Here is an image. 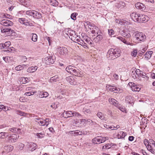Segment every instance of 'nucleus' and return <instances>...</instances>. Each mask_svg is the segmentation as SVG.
Segmentation results:
<instances>
[{
    "mask_svg": "<svg viewBox=\"0 0 155 155\" xmlns=\"http://www.w3.org/2000/svg\"><path fill=\"white\" fill-rule=\"evenodd\" d=\"M153 53L152 51H150L147 52L144 55L145 58H146L147 59L150 58Z\"/></svg>",
    "mask_w": 155,
    "mask_h": 155,
    "instance_id": "31",
    "label": "nucleus"
},
{
    "mask_svg": "<svg viewBox=\"0 0 155 155\" xmlns=\"http://www.w3.org/2000/svg\"><path fill=\"white\" fill-rule=\"evenodd\" d=\"M4 149L7 152H10L13 149V147L12 145L6 146Z\"/></svg>",
    "mask_w": 155,
    "mask_h": 155,
    "instance_id": "34",
    "label": "nucleus"
},
{
    "mask_svg": "<svg viewBox=\"0 0 155 155\" xmlns=\"http://www.w3.org/2000/svg\"><path fill=\"white\" fill-rule=\"evenodd\" d=\"M38 69V67L37 66H31L29 67L27 70V71L29 73H33L35 71Z\"/></svg>",
    "mask_w": 155,
    "mask_h": 155,
    "instance_id": "21",
    "label": "nucleus"
},
{
    "mask_svg": "<svg viewBox=\"0 0 155 155\" xmlns=\"http://www.w3.org/2000/svg\"><path fill=\"white\" fill-rule=\"evenodd\" d=\"M113 105L118 108L120 107V104H119L118 103V102L116 100V101L114 102V103L113 104Z\"/></svg>",
    "mask_w": 155,
    "mask_h": 155,
    "instance_id": "60",
    "label": "nucleus"
},
{
    "mask_svg": "<svg viewBox=\"0 0 155 155\" xmlns=\"http://www.w3.org/2000/svg\"><path fill=\"white\" fill-rule=\"evenodd\" d=\"M36 93L37 91H36L27 92L25 93L24 95L27 96H30L33 95Z\"/></svg>",
    "mask_w": 155,
    "mask_h": 155,
    "instance_id": "42",
    "label": "nucleus"
},
{
    "mask_svg": "<svg viewBox=\"0 0 155 155\" xmlns=\"http://www.w3.org/2000/svg\"><path fill=\"white\" fill-rule=\"evenodd\" d=\"M63 114L64 116L65 115H66L67 117H70L74 116L73 112H72L71 111H64Z\"/></svg>",
    "mask_w": 155,
    "mask_h": 155,
    "instance_id": "25",
    "label": "nucleus"
},
{
    "mask_svg": "<svg viewBox=\"0 0 155 155\" xmlns=\"http://www.w3.org/2000/svg\"><path fill=\"white\" fill-rule=\"evenodd\" d=\"M99 29L97 27H95L94 30H92L91 32L93 34H98Z\"/></svg>",
    "mask_w": 155,
    "mask_h": 155,
    "instance_id": "48",
    "label": "nucleus"
},
{
    "mask_svg": "<svg viewBox=\"0 0 155 155\" xmlns=\"http://www.w3.org/2000/svg\"><path fill=\"white\" fill-rule=\"evenodd\" d=\"M49 95V94L46 91H40L39 94V97L41 98H46Z\"/></svg>",
    "mask_w": 155,
    "mask_h": 155,
    "instance_id": "19",
    "label": "nucleus"
},
{
    "mask_svg": "<svg viewBox=\"0 0 155 155\" xmlns=\"http://www.w3.org/2000/svg\"><path fill=\"white\" fill-rule=\"evenodd\" d=\"M74 135H81L82 134V132L81 131L77 130L74 131Z\"/></svg>",
    "mask_w": 155,
    "mask_h": 155,
    "instance_id": "57",
    "label": "nucleus"
},
{
    "mask_svg": "<svg viewBox=\"0 0 155 155\" xmlns=\"http://www.w3.org/2000/svg\"><path fill=\"white\" fill-rule=\"evenodd\" d=\"M109 101L110 104L112 105H113V104L116 101V100L113 98H110L108 99Z\"/></svg>",
    "mask_w": 155,
    "mask_h": 155,
    "instance_id": "51",
    "label": "nucleus"
},
{
    "mask_svg": "<svg viewBox=\"0 0 155 155\" xmlns=\"http://www.w3.org/2000/svg\"><path fill=\"white\" fill-rule=\"evenodd\" d=\"M137 50H134L132 53V55L134 57H135L137 54Z\"/></svg>",
    "mask_w": 155,
    "mask_h": 155,
    "instance_id": "62",
    "label": "nucleus"
},
{
    "mask_svg": "<svg viewBox=\"0 0 155 155\" xmlns=\"http://www.w3.org/2000/svg\"><path fill=\"white\" fill-rule=\"evenodd\" d=\"M26 66L25 64L19 65L15 67V69L17 71H20L23 70Z\"/></svg>",
    "mask_w": 155,
    "mask_h": 155,
    "instance_id": "36",
    "label": "nucleus"
},
{
    "mask_svg": "<svg viewBox=\"0 0 155 155\" xmlns=\"http://www.w3.org/2000/svg\"><path fill=\"white\" fill-rule=\"evenodd\" d=\"M57 53L59 55L66 56L68 54V51L65 47H58L57 49Z\"/></svg>",
    "mask_w": 155,
    "mask_h": 155,
    "instance_id": "2",
    "label": "nucleus"
},
{
    "mask_svg": "<svg viewBox=\"0 0 155 155\" xmlns=\"http://www.w3.org/2000/svg\"><path fill=\"white\" fill-rule=\"evenodd\" d=\"M29 144V150L31 151H33L36 148V145L34 143L31 142L28 143Z\"/></svg>",
    "mask_w": 155,
    "mask_h": 155,
    "instance_id": "18",
    "label": "nucleus"
},
{
    "mask_svg": "<svg viewBox=\"0 0 155 155\" xmlns=\"http://www.w3.org/2000/svg\"><path fill=\"white\" fill-rule=\"evenodd\" d=\"M24 147V145L23 143H18L17 147L19 150H21L23 149Z\"/></svg>",
    "mask_w": 155,
    "mask_h": 155,
    "instance_id": "45",
    "label": "nucleus"
},
{
    "mask_svg": "<svg viewBox=\"0 0 155 155\" xmlns=\"http://www.w3.org/2000/svg\"><path fill=\"white\" fill-rule=\"evenodd\" d=\"M106 87L107 90L115 93L121 92L122 91V90L120 88H117L114 86L109 85H107Z\"/></svg>",
    "mask_w": 155,
    "mask_h": 155,
    "instance_id": "4",
    "label": "nucleus"
},
{
    "mask_svg": "<svg viewBox=\"0 0 155 155\" xmlns=\"http://www.w3.org/2000/svg\"><path fill=\"white\" fill-rule=\"evenodd\" d=\"M1 32L5 33V34L8 35L11 34L12 33V31L10 28H5L2 27L1 28Z\"/></svg>",
    "mask_w": 155,
    "mask_h": 155,
    "instance_id": "12",
    "label": "nucleus"
},
{
    "mask_svg": "<svg viewBox=\"0 0 155 155\" xmlns=\"http://www.w3.org/2000/svg\"><path fill=\"white\" fill-rule=\"evenodd\" d=\"M11 43L10 41H8L6 42L5 44H4L5 49H6L8 48L10 45Z\"/></svg>",
    "mask_w": 155,
    "mask_h": 155,
    "instance_id": "46",
    "label": "nucleus"
},
{
    "mask_svg": "<svg viewBox=\"0 0 155 155\" xmlns=\"http://www.w3.org/2000/svg\"><path fill=\"white\" fill-rule=\"evenodd\" d=\"M108 32L109 35L111 36H114V31L113 29L108 30Z\"/></svg>",
    "mask_w": 155,
    "mask_h": 155,
    "instance_id": "50",
    "label": "nucleus"
},
{
    "mask_svg": "<svg viewBox=\"0 0 155 155\" xmlns=\"http://www.w3.org/2000/svg\"><path fill=\"white\" fill-rule=\"evenodd\" d=\"M31 40L34 42L36 41L37 40V36L35 34H32Z\"/></svg>",
    "mask_w": 155,
    "mask_h": 155,
    "instance_id": "44",
    "label": "nucleus"
},
{
    "mask_svg": "<svg viewBox=\"0 0 155 155\" xmlns=\"http://www.w3.org/2000/svg\"><path fill=\"white\" fill-rule=\"evenodd\" d=\"M122 42H123L125 44H126L127 45H132V43L127 41V40L124 38H123Z\"/></svg>",
    "mask_w": 155,
    "mask_h": 155,
    "instance_id": "56",
    "label": "nucleus"
},
{
    "mask_svg": "<svg viewBox=\"0 0 155 155\" xmlns=\"http://www.w3.org/2000/svg\"><path fill=\"white\" fill-rule=\"evenodd\" d=\"M108 139L109 137H107L97 136L93 139L92 142L94 144H100L104 143Z\"/></svg>",
    "mask_w": 155,
    "mask_h": 155,
    "instance_id": "1",
    "label": "nucleus"
},
{
    "mask_svg": "<svg viewBox=\"0 0 155 155\" xmlns=\"http://www.w3.org/2000/svg\"><path fill=\"white\" fill-rule=\"evenodd\" d=\"M141 71H140L139 69H136L135 72L137 76H139V75L141 74Z\"/></svg>",
    "mask_w": 155,
    "mask_h": 155,
    "instance_id": "63",
    "label": "nucleus"
},
{
    "mask_svg": "<svg viewBox=\"0 0 155 155\" xmlns=\"http://www.w3.org/2000/svg\"><path fill=\"white\" fill-rule=\"evenodd\" d=\"M147 149L151 151L154 150L155 148V142L147 146Z\"/></svg>",
    "mask_w": 155,
    "mask_h": 155,
    "instance_id": "29",
    "label": "nucleus"
},
{
    "mask_svg": "<svg viewBox=\"0 0 155 155\" xmlns=\"http://www.w3.org/2000/svg\"><path fill=\"white\" fill-rule=\"evenodd\" d=\"M19 137L18 136L15 134H10L9 136H8L7 139L9 143H14L16 142Z\"/></svg>",
    "mask_w": 155,
    "mask_h": 155,
    "instance_id": "6",
    "label": "nucleus"
},
{
    "mask_svg": "<svg viewBox=\"0 0 155 155\" xmlns=\"http://www.w3.org/2000/svg\"><path fill=\"white\" fill-rule=\"evenodd\" d=\"M135 36L138 41H143L146 39V37L145 34L142 32L137 33L135 34Z\"/></svg>",
    "mask_w": 155,
    "mask_h": 155,
    "instance_id": "3",
    "label": "nucleus"
},
{
    "mask_svg": "<svg viewBox=\"0 0 155 155\" xmlns=\"http://www.w3.org/2000/svg\"><path fill=\"white\" fill-rule=\"evenodd\" d=\"M111 145L109 144H107L103 147L102 149H109L110 148Z\"/></svg>",
    "mask_w": 155,
    "mask_h": 155,
    "instance_id": "55",
    "label": "nucleus"
},
{
    "mask_svg": "<svg viewBox=\"0 0 155 155\" xmlns=\"http://www.w3.org/2000/svg\"><path fill=\"white\" fill-rule=\"evenodd\" d=\"M21 81L23 84L25 83L28 82V78H27L22 77L21 78Z\"/></svg>",
    "mask_w": 155,
    "mask_h": 155,
    "instance_id": "52",
    "label": "nucleus"
},
{
    "mask_svg": "<svg viewBox=\"0 0 155 155\" xmlns=\"http://www.w3.org/2000/svg\"><path fill=\"white\" fill-rule=\"evenodd\" d=\"M45 63L47 64H53L54 62V59L51 56L47 57L45 58Z\"/></svg>",
    "mask_w": 155,
    "mask_h": 155,
    "instance_id": "15",
    "label": "nucleus"
},
{
    "mask_svg": "<svg viewBox=\"0 0 155 155\" xmlns=\"http://www.w3.org/2000/svg\"><path fill=\"white\" fill-rule=\"evenodd\" d=\"M126 101L130 104H131L134 102L133 98L130 96H127L125 98Z\"/></svg>",
    "mask_w": 155,
    "mask_h": 155,
    "instance_id": "32",
    "label": "nucleus"
},
{
    "mask_svg": "<svg viewBox=\"0 0 155 155\" xmlns=\"http://www.w3.org/2000/svg\"><path fill=\"white\" fill-rule=\"evenodd\" d=\"M34 18L39 19L42 17V14L39 12L36 11L35 13Z\"/></svg>",
    "mask_w": 155,
    "mask_h": 155,
    "instance_id": "39",
    "label": "nucleus"
},
{
    "mask_svg": "<svg viewBox=\"0 0 155 155\" xmlns=\"http://www.w3.org/2000/svg\"><path fill=\"white\" fill-rule=\"evenodd\" d=\"M50 3L53 6H56L58 5V2L55 0H51L50 1Z\"/></svg>",
    "mask_w": 155,
    "mask_h": 155,
    "instance_id": "47",
    "label": "nucleus"
},
{
    "mask_svg": "<svg viewBox=\"0 0 155 155\" xmlns=\"http://www.w3.org/2000/svg\"><path fill=\"white\" fill-rule=\"evenodd\" d=\"M66 70L68 73L73 74L74 72H76V70L72 66L70 65L67 66L66 68Z\"/></svg>",
    "mask_w": 155,
    "mask_h": 155,
    "instance_id": "16",
    "label": "nucleus"
},
{
    "mask_svg": "<svg viewBox=\"0 0 155 155\" xmlns=\"http://www.w3.org/2000/svg\"><path fill=\"white\" fill-rule=\"evenodd\" d=\"M125 5V3L122 1L118 2L116 4V6L118 8H123L124 7Z\"/></svg>",
    "mask_w": 155,
    "mask_h": 155,
    "instance_id": "24",
    "label": "nucleus"
},
{
    "mask_svg": "<svg viewBox=\"0 0 155 155\" xmlns=\"http://www.w3.org/2000/svg\"><path fill=\"white\" fill-rule=\"evenodd\" d=\"M18 21L21 24H24L26 26L30 25V24L27 21V20L25 18H19Z\"/></svg>",
    "mask_w": 155,
    "mask_h": 155,
    "instance_id": "22",
    "label": "nucleus"
},
{
    "mask_svg": "<svg viewBox=\"0 0 155 155\" xmlns=\"http://www.w3.org/2000/svg\"><path fill=\"white\" fill-rule=\"evenodd\" d=\"M36 11L35 10H29L27 11L26 12V14L27 15L33 16L34 18L35 13Z\"/></svg>",
    "mask_w": 155,
    "mask_h": 155,
    "instance_id": "28",
    "label": "nucleus"
},
{
    "mask_svg": "<svg viewBox=\"0 0 155 155\" xmlns=\"http://www.w3.org/2000/svg\"><path fill=\"white\" fill-rule=\"evenodd\" d=\"M35 121L40 125L46 126H47L49 124V119H46L45 120L41 119H35Z\"/></svg>",
    "mask_w": 155,
    "mask_h": 155,
    "instance_id": "5",
    "label": "nucleus"
},
{
    "mask_svg": "<svg viewBox=\"0 0 155 155\" xmlns=\"http://www.w3.org/2000/svg\"><path fill=\"white\" fill-rule=\"evenodd\" d=\"M97 115L101 120H104L105 119V115L102 112H98L97 114Z\"/></svg>",
    "mask_w": 155,
    "mask_h": 155,
    "instance_id": "35",
    "label": "nucleus"
},
{
    "mask_svg": "<svg viewBox=\"0 0 155 155\" xmlns=\"http://www.w3.org/2000/svg\"><path fill=\"white\" fill-rule=\"evenodd\" d=\"M7 136H8V134L6 132H1L0 133V138L5 139L6 138Z\"/></svg>",
    "mask_w": 155,
    "mask_h": 155,
    "instance_id": "37",
    "label": "nucleus"
},
{
    "mask_svg": "<svg viewBox=\"0 0 155 155\" xmlns=\"http://www.w3.org/2000/svg\"><path fill=\"white\" fill-rule=\"evenodd\" d=\"M128 85L133 91L138 92L140 90V88L139 86L134 83L130 82L128 83Z\"/></svg>",
    "mask_w": 155,
    "mask_h": 155,
    "instance_id": "7",
    "label": "nucleus"
},
{
    "mask_svg": "<svg viewBox=\"0 0 155 155\" xmlns=\"http://www.w3.org/2000/svg\"><path fill=\"white\" fill-rule=\"evenodd\" d=\"M138 22H145L148 20V17L147 15L140 14Z\"/></svg>",
    "mask_w": 155,
    "mask_h": 155,
    "instance_id": "10",
    "label": "nucleus"
},
{
    "mask_svg": "<svg viewBox=\"0 0 155 155\" xmlns=\"http://www.w3.org/2000/svg\"><path fill=\"white\" fill-rule=\"evenodd\" d=\"M87 25H85V26L86 27H87L88 28H89L90 30H94L95 27H97L95 25L91 23L90 22H86Z\"/></svg>",
    "mask_w": 155,
    "mask_h": 155,
    "instance_id": "20",
    "label": "nucleus"
},
{
    "mask_svg": "<svg viewBox=\"0 0 155 155\" xmlns=\"http://www.w3.org/2000/svg\"><path fill=\"white\" fill-rule=\"evenodd\" d=\"M127 22L124 20L123 19H121L120 21V24L121 25H125V24H127Z\"/></svg>",
    "mask_w": 155,
    "mask_h": 155,
    "instance_id": "64",
    "label": "nucleus"
},
{
    "mask_svg": "<svg viewBox=\"0 0 155 155\" xmlns=\"http://www.w3.org/2000/svg\"><path fill=\"white\" fill-rule=\"evenodd\" d=\"M0 24L6 26H12L13 25V23L9 20H3L0 21Z\"/></svg>",
    "mask_w": 155,
    "mask_h": 155,
    "instance_id": "9",
    "label": "nucleus"
},
{
    "mask_svg": "<svg viewBox=\"0 0 155 155\" xmlns=\"http://www.w3.org/2000/svg\"><path fill=\"white\" fill-rule=\"evenodd\" d=\"M114 49L112 48L110 49L108 51L107 54V57L111 59H115V57L114 54Z\"/></svg>",
    "mask_w": 155,
    "mask_h": 155,
    "instance_id": "13",
    "label": "nucleus"
},
{
    "mask_svg": "<svg viewBox=\"0 0 155 155\" xmlns=\"http://www.w3.org/2000/svg\"><path fill=\"white\" fill-rule=\"evenodd\" d=\"M78 121H80V124H81V125H84L85 124H87L88 122L90 123L91 121L92 122V120H86L85 119H80L78 120Z\"/></svg>",
    "mask_w": 155,
    "mask_h": 155,
    "instance_id": "27",
    "label": "nucleus"
},
{
    "mask_svg": "<svg viewBox=\"0 0 155 155\" xmlns=\"http://www.w3.org/2000/svg\"><path fill=\"white\" fill-rule=\"evenodd\" d=\"M78 14L77 13H74L71 14V18L73 20H74L76 19V16Z\"/></svg>",
    "mask_w": 155,
    "mask_h": 155,
    "instance_id": "49",
    "label": "nucleus"
},
{
    "mask_svg": "<svg viewBox=\"0 0 155 155\" xmlns=\"http://www.w3.org/2000/svg\"><path fill=\"white\" fill-rule=\"evenodd\" d=\"M67 81L71 85H75L77 84L76 79L73 76L68 77L66 78Z\"/></svg>",
    "mask_w": 155,
    "mask_h": 155,
    "instance_id": "8",
    "label": "nucleus"
},
{
    "mask_svg": "<svg viewBox=\"0 0 155 155\" xmlns=\"http://www.w3.org/2000/svg\"><path fill=\"white\" fill-rule=\"evenodd\" d=\"M143 143L146 146V147L147 148V146L149 145V141H148L147 139H145L144 140Z\"/></svg>",
    "mask_w": 155,
    "mask_h": 155,
    "instance_id": "61",
    "label": "nucleus"
},
{
    "mask_svg": "<svg viewBox=\"0 0 155 155\" xmlns=\"http://www.w3.org/2000/svg\"><path fill=\"white\" fill-rule=\"evenodd\" d=\"M120 127L119 125H117L116 127H114V126H110L109 129L112 130H116L117 129V128H119Z\"/></svg>",
    "mask_w": 155,
    "mask_h": 155,
    "instance_id": "58",
    "label": "nucleus"
},
{
    "mask_svg": "<svg viewBox=\"0 0 155 155\" xmlns=\"http://www.w3.org/2000/svg\"><path fill=\"white\" fill-rule=\"evenodd\" d=\"M17 114H19L21 116L27 117L28 115L27 114L25 113L20 110H17Z\"/></svg>",
    "mask_w": 155,
    "mask_h": 155,
    "instance_id": "43",
    "label": "nucleus"
},
{
    "mask_svg": "<svg viewBox=\"0 0 155 155\" xmlns=\"http://www.w3.org/2000/svg\"><path fill=\"white\" fill-rule=\"evenodd\" d=\"M84 110L83 111L84 113L86 114V113L90 114L91 113V110L90 109H87L86 108H84L83 109Z\"/></svg>",
    "mask_w": 155,
    "mask_h": 155,
    "instance_id": "59",
    "label": "nucleus"
},
{
    "mask_svg": "<svg viewBox=\"0 0 155 155\" xmlns=\"http://www.w3.org/2000/svg\"><path fill=\"white\" fill-rule=\"evenodd\" d=\"M135 6L137 9L142 10H144L146 8L145 5L140 2H137L135 4Z\"/></svg>",
    "mask_w": 155,
    "mask_h": 155,
    "instance_id": "14",
    "label": "nucleus"
},
{
    "mask_svg": "<svg viewBox=\"0 0 155 155\" xmlns=\"http://www.w3.org/2000/svg\"><path fill=\"white\" fill-rule=\"evenodd\" d=\"M37 137L38 138H42L45 136V134L44 132L38 133L36 134Z\"/></svg>",
    "mask_w": 155,
    "mask_h": 155,
    "instance_id": "40",
    "label": "nucleus"
},
{
    "mask_svg": "<svg viewBox=\"0 0 155 155\" xmlns=\"http://www.w3.org/2000/svg\"><path fill=\"white\" fill-rule=\"evenodd\" d=\"M73 74H74L76 76L81 77L83 75V73L79 71H77L76 70V72H74Z\"/></svg>",
    "mask_w": 155,
    "mask_h": 155,
    "instance_id": "41",
    "label": "nucleus"
},
{
    "mask_svg": "<svg viewBox=\"0 0 155 155\" xmlns=\"http://www.w3.org/2000/svg\"><path fill=\"white\" fill-rule=\"evenodd\" d=\"M114 54L115 57V58L116 57H118L120 55V54L121 53L120 50L117 49H114Z\"/></svg>",
    "mask_w": 155,
    "mask_h": 155,
    "instance_id": "30",
    "label": "nucleus"
},
{
    "mask_svg": "<svg viewBox=\"0 0 155 155\" xmlns=\"http://www.w3.org/2000/svg\"><path fill=\"white\" fill-rule=\"evenodd\" d=\"M139 15L138 13L133 12L130 14V17L134 21L138 22Z\"/></svg>",
    "mask_w": 155,
    "mask_h": 155,
    "instance_id": "11",
    "label": "nucleus"
},
{
    "mask_svg": "<svg viewBox=\"0 0 155 155\" xmlns=\"http://www.w3.org/2000/svg\"><path fill=\"white\" fill-rule=\"evenodd\" d=\"M118 108H119L121 111L124 112V113H126L127 112L126 109L124 107H122L120 106V107Z\"/></svg>",
    "mask_w": 155,
    "mask_h": 155,
    "instance_id": "54",
    "label": "nucleus"
},
{
    "mask_svg": "<svg viewBox=\"0 0 155 155\" xmlns=\"http://www.w3.org/2000/svg\"><path fill=\"white\" fill-rule=\"evenodd\" d=\"M122 35L124 37L129 38L130 37L131 35L129 31L127 30H123L121 32Z\"/></svg>",
    "mask_w": 155,
    "mask_h": 155,
    "instance_id": "17",
    "label": "nucleus"
},
{
    "mask_svg": "<svg viewBox=\"0 0 155 155\" xmlns=\"http://www.w3.org/2000/svg\"><path fill=\"white\" fill-rule=\"evenodd\" d=\"M103 38V37L102 35L99 34L96 37L94 38V40L96 42H98L99 41L101 40Z\"/></svg>",
    "mask_w": 155,
    "mask_h": 155,
    "instance_id": "33",
    "label": "nucleus"
},
{
    "mask_svg": "<svg viewBox=\"0 0 155 155\" xmlns=\"http://www.w3.org/2000/svg\"><path fill=\"white\" fill-rule=\"evenodd\" d=\"M126 135V134L123 131L119 132L117 135V137L118 138H123Z\"/></svg>",
    "mask_w": 155,
    "mask_h": 155,
    "instance_id": "23",
    "label": "nucleus"
},
{
    "mask_svg": "<svg viewBox=\"0 0 155 155\" xmlns=\"http://www.w3.org/2000/svg\"><path fill=\"white\" fill-rule=\"evenodd\" d=\"M34 88L32 87H28L25 89V91H26L29 92L31 91H35L33 90L34 89Z\"/></svg>",
    "mask_w": 155,
    "mask_h": 155,
    "instance_id": "53",
    "label": "nucleus"
},
{
    "mask_svg": "<svg viewBox=\"0 0 155 155\" xmlns=\"http://www.w3.org/2000/svg\"><path fill=\"white\" fill-rule=\"evenodd\" d=\"M59 78L58 75H55L50 78V82L51 83H53L55 82L58 81Z\"/></svg>",
    "mask_w": 155,
    "mask_h": 155,
    "instance_id": "26",
    "label": "nucleus"
},
{
    "mask_svg": "<svg viewBox=\"0 0 155 155\" xmlns=\"http://www.w3.org/2000/svg\"><path fill=\"white\" fill-rule=\"evenodd\" d=\"M59 106V103L54 102L50 106V107L53 109L55 110L58 108Z\"/></svg>",
    "mask_w": 155,
    "mask_h": 155,
    "instance_id": "38",
    "label": "nucleus"
}]
</instances>
